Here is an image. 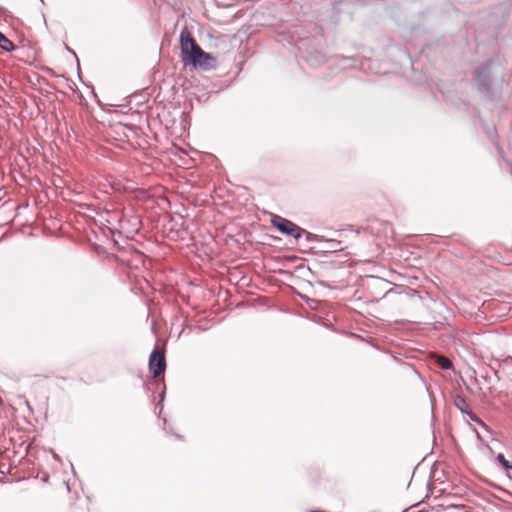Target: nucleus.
<instances>
[{"label": "nucleus", "instance_id": "1a4fd4ad", "mask_svg": "<svg viewBox=\"0 0 512 512\" xmlns=\"http://www.w3.org/2000/svg\"><path fill=\"white\" fill-rule=\"evenodd\" d=\"M437 363L443 370H449L452 368L453 364L447 357L437 356Z\"/></svg>", "mask_w": 512, "mask_h": 512}, {"label": "nucleus", "instance_id": "7ed1b4c3", "mask_svg": "<svg viewBox=\"0 0 512 512\" xmlns=\"http://www.w3.org/2000/svg\"><path fill=\"white\" fill-rule=\"evenodd\" d=\"M272 223L282 234L293 236L295 239H299L302 236L303 229L280 216H275Z\"/></svg>", "mask_w": 512, "mask_h": 512}, {"label": "nucleus", "instance_id": "0eeeda50", "mask_svg": "<svg viewBox=\"0 0 512 512\" xmlns=\"http://www.w3.org/2000/svg\"><path fill=\"white\" fill-rule=\"evenodd\" d=\"M0 48L10 52L15 49V45L2 32H0Z\"/></svg>", "mask_w": 512, "mask_h": 512}, {"label": "nucleus", "instance_id": "20e7f679", "mask_svg": "<svg viewBox=\"0 0 512 512\" xmlns=\"http://www.w3.org/2000/svg\"><path fill=\"white\" fill-rule=\"evenodd\" d=\"M166 368L165 356L162 352L154 349L149 358V369L153 377H158Z\"/></svg>", "mask_w": 512, "mask_h": 512}, {"label": "nucleus", "instance_id": "9d476101", "mask_svg": "<svg viewBox=\"0 0 512 512\" xmlns=\"http://www.w3.org/2000/svg\"><path fill=\"white\" fill-rule=\"evenodd\" d=\"M497 461L502 465V467L506 471H509V470L512 471V464H510V462L506 460V458H505V456L503 454H501V453L498 454Z\"/></svg>", "mask_w": 512, "mask_h": 512}, {"label": "nucleus", "instance_id": "6e6552de", "mask_svg": "<svg viewBox=\"0 0 512 512\" xmlns=\"http://www.w3.org/2000/svg\"><path fill=\"white\" fill-rule=\"evenodd\" d=\"M325 243H327V248L331 251H340L342 250V243L340 241L334 239H323Z\"/></svg>", "mask_w": 512, "mask_h": 512}, {"label": "nucleus", "instance_id": "f03ea898", "mask_svg": "<svg viewBox=\"0 0 512 512\" xmlns=\"http://www.w3.org/2000/svg\"><path fill=\"white\" fill-rule=\"evenodd\" d=\"M141 226V220L139 216L134 214H123L119 220V228L123 234L127 237H132L136 234Z\"/></svg>", "mask_w": 512, "mask_h": 512}, {"label": "nucleus", "instance_id": "9b49d317", "mask_svg": "<svg viewBox=\"0 0 512 512\" xmlns=\"http://www.w3.org/2000/svg\"><path fill=\"white\" fill-rule=\"evenodd\" d=\"M471 420H474V421L482 423L478 418L471 417Z\"/></svg>", "mask_w": 512, "mask_h": 512}, {"label": "nucleus", "instance_id": "423d86ee", "mask_svg": "<svg viewBox=\"0 0 512 512\" xmlns=\"http://www.w3.org/2000/svg\"><path fill=\"white\" fill-rule=\"evenodd\" d=\"M455 406L463 413L469 414V404L464 397L457 395L454 400Z\"/></svg>", "mask_w": 512, "mask_h": 512}, {"label": "nucleus", "instance_id": "39448f33", "mask_svg": "<svg viewBox=\"0 0 512 512\" xmlns=\"http://www.w3.org/2000/svg\"><path fill=\"white\" fill-rule=\"evenodd\" d=\"M490 64L487 63L484 66L476 70L477 80L485 87H488V76H489Z\"/></svg>", "mask_w": 512, "mask_h": 512}, {"label": "nucleus", "instance_id": "f257e3e1", "mask_svg": "<svg viewBox=\"0 0 512 512\" xmlns=\"http://www.w3.org/2000/svg\"><path fill=\"white\" fill-rule=\"evenodd\" d=\"M179 43L182 62L185 65H190L203 71L215 70L217 68L216 58L201 49L187 27L181 30Z\"/></svg>", "mask_w": 512, "mask_h": 512}]
</instances>
